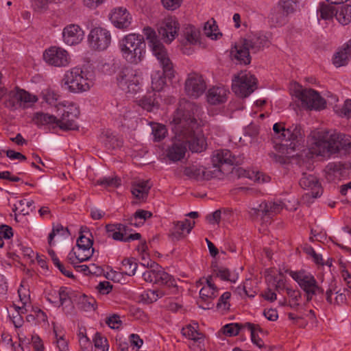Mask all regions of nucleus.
<instances>
[{"label": "nucleus", "instance_id": "obj_1", "mask_svg": "<svg viewBox=\"0 0 351 351\" xmlns=\"http://www.w3.org/2000/svg\"><path fill=\"white\" fill-rule=\"evenodd\" d=\"M200 110L194 103L185 99L180 101L172 119L175 135L167 149V157L171 161L178 162L183 159L188 148L192 152H202L206 149V139L197 119Z\"/></svg>", "mask_w": 351, "mask_h": 351}, {"label": "nucleus", "instance_id": "obj_2", "mask_svg": "<svg viewBox=\"0 0 351 351\" xmlns=\"http://www.w3.org/2000/svg\"><path fill=\"white\" fill-rule=\"evenodd\" d=\"M143 31L154 56L156 58L160 66L162 69V72L155 71L151 75L152 88L154 93L159 92L165 85L166 78L171 79L174 77L175 70L173 64L169 57L165 46L158 39L156 32L150 27H145Z\"/></svg>", "mask_w": 351, "mask_h": 351}, {"label": "nucleus", "instance_id": "obj_3", "mask_svg": "<svg viewBox=\"0 0 351 351\" xmlns=\"http://www.w3.org/2000/svg\"><path fill=\"white\" fill-rule=\"evenodd\" d=\"M310 149L322 156L351 151V136L331 131H313L310 135Z\"/></svg>", "mask_w": 351, "mask_h": 351}, {"label": "nucleus", "instance_id": "obj_4", "mask_svg": "<svg viewBox=\"0 0 351 351\" xmlns=\"http://www.w3.org/2000/svg\"><path fill=\"white\" fill-rule=\"evenodd\" d=\"M271 33H259L241 40L231 49L230 56L239 64H248L250 63L251 57L250 51L256 53L265 47H269L271 44Z\"/></svg>", "mask_w": 351, "mask_h": 351}, {"label": "nucleus", "instance_id": "obj_5", "mask_svg": "<svg viewBox=\"0 0 351 351\" xmlns=\"http://www.w3.org/2000/svg\"><path fill=\"white\" fill-rule=\"evenodd\" d=\"M119 47L123 58L130 63L138 64L145 52L144 37L140 34L126 35L119 43Z\"/></svg>", "mask_w": 351, "mask_h": 351}, {"label": "nucleus", "instance_id": "obj_6", "mask_svg": "<svg viewBox=\"0 0 351 351\" xmlns=\"http://www.w3.org/2000/svg\"><path fill=\"white\" fill-rule=\"evenodd\" d=\"M93 85V80L88 77V73L78 66L66 71L62 79V86L72 93L87 91Z\"/></svg>", "mask_w": 351, "mask_h": 351}, {"label": "nucleus", "instance_id": "obj_7", "mask_svg": "<svg viewBox=\"0 0 351 351\" xmlns=\"http://www.w3.org/2000/svg\"><path fill=\"white\" fill-rule=\"evenodd\" d=\"M289 275L304 291L307 302L312 300L314 295L324 293L323 289L318 285L316 279L311 274L300 270L290 271Z\"/></svg>", "mask_w": 351, "mask_h": 351}, {"label": "nucleus", "instance_id": "obj_8", "mask_svg": "<svg viewBox=\"0 0 351 351\" xmlns=\"http://www.w3.org/2000/svg\"><path fill=\"white\" fill-rule=\"evenodd\" d=\"M119 86L124 91L136 93L141 89V73L138 69L125 66L119 72L117 77Z\"/></svg>", "mask_w": 351, "mask_h": 351}, {"label": "nucleus", "instance_id": "obj_9", "mask_svg": "<svg viewBox=\"0 0 351 351\" xmlns=\"http://www.w3.org/2000/svg\"><path fill=\"white\" fill-rule=\"evenodd\" d=\"M58 111L62 110V113L59 119L57 118L56 125L62 130H75L78 129L76 119L80 115L78 107L73 104H60Z\"/></svg>", "mask_w": 351, "mask_h": 351}, {"label": "nucleus", "instance_id": "obj_10", "mask_svg": "<svg viewBox=\"0 0 351 351\" xmlns=\"http://www.w3.org/2000/svg\"><path fill=\"white\" fill-rule=\"evenodd\" d=\"M284 208V204L281 201L263 202L258 207L251 208L248 211L252 220L261 219L268 221L274 215L278 214Z\"/></svg>", "mask_w": 351, "mask_h": 351}, {"label": "nucleus", "instance_id": "obj_11", "mask_svg": "<svg viewBox=\"0 0 351 351\" xmlns=\"http://www.w3.org/2000/svg\"><path fill=\"white\" fill-rule=\"evenodd\" d=\"M295 95L298 98L303 107L308 109L321 110L325 108L326 101L318 92L311 88H303L297 84L294 89Z\"/></svg>", "mask_w": 351, "mask_h": 351}, {"label": "nucleus", "instance_id": "obj_12", "mask_svg": "<svg viewBox=\"0 0 351 351\" xmlns=\"http://www.w3.org/2000/svg\"><path fill=\"white\" fill-rule=\"evenodd\" d=\"M304 137L305 133L302 125L293 123L286 128V130H283L280 140L282 145L286 147L287 150L294 151L304 143Z\"/></svg>", "mask_w": 351, "mask_h": 351}, {"label": "nucleus", "instance_id": "obj_13", "mask_svg": "<svg viewBox=\"0 0 351 351\" xmlns=\"http://www.w3.org/2000/svg\"><path fill=\"white\" fill-rule=\"evenodd\" d=\"M150 267L152 269L143 273L144 280L158 285H165L167 287H176L175 279L159 266L158 264L152 262Z\"/></svg>", "mask_w": 351, "mask_h": 351}, {"label": "nucleus", "instance_id": "obj_14", "mask_svg": "<svg viewBox=\"0 0 351 351\" xmlns=\"http://www.w3.org/2000/svg\"><path fill=\"white\" fill-rule=\"evenodd\" d=\"M256 78L249 73L241 72L232 80V89L241 97H248L256 88Z\"/></svg>", "mask_w": 351, "mask_h": 351}, {"label": "nucleus", "instance_id": "obj_15", "mask_svg": "<svg viewBox=\"0 0 351 351\" xmlns=\"http://www.w3.org/2000/svg\"><path fill=\"white\" fill-rule=\"evenodd\" d=\"M111 34L104 27L93 28L88 35L90 47L95 51H102L107 49L111 43Z\"/></svg>", "mask_w": 351, "mask_h": 351}, {"label": "nucleus", "instance_id": "obj_16", "mask_svg": "<svg viewBox=\"0 0 351 351\" xmlns=\"http://www.w3.org/2000/svg\"><path fill=\"white\" fill-rule=\"evenodd\" d=\"M43 59L47 64L56 67L66 66L70 62L69 53L65 49L55 46L45 50Z\"/></svg>", "mask_w": 351, "mask_h": 351}, {"label": "nucleus", "instance_id": "obj_17", "mask_svg": "<svg viewBox=\"0 0 351 351\" xmlns=\"http://www.w3.org/2000/svg\"><path fill=\"white\" fill-rule=\"evenodd\" d=\"M206 89V84L201 75L197 73L188 75L184 84L185 93L188 96L197 99L204 93Z\"/></svg>", "mask_w": 351, "mask_h": 351}, {"label": "nucleus", "instance_id": "obj_18", "mask_svg": "<svg viewBox=\"0 0 351 351\" xmlns=\"http://www.w3.org/2000/svg\"><path fill=\"white\" fill-rule=\"evenodd\" d=\"M106 230L108 237L115 241L130 242L141 238L140 233L130 234L127 236L130 229L128 226L122 223L108 224L106 226Z\"/></svg>", "mask_w": 351, "mask_h": 351}, {"label": "nucleus", "instance_id": "obj_19", "mask_svg": "<svg viewBox=\"0 0 351 351\" xmlns=\"http://www.w3.org/2000/svg\"><path fill=\"white\" fill-rule=\"evenodd\" d=\"M179 28L180 25L176 18L169 16L164 19L161 22L158 31L163 41L166 43H170L178 35Z\"/></svg>", "mask_w": 351, "mask_h": 351}, {"label": "nucleus", "instance_id": "obj_20", "mask_svg": "<svg viewBox=\"0 0 351 351\" xmlns=\"http://www.w3.org/2000/svg\"><path fill=\"white\" fill-rule=\"evenodd\" d=\"M8 105L12 108L17 105L22 106L26 104H34L37 101V97L23 89L16 88L10 90L8 95Z\"/></svg>", "mask_w": 351, "mask_h": 351}, {"label": "nucleus", "instance_id": "obj_21", "mask_svg": "<svg viewBox=\"0 0 351 351\" xmlns=\"http://www.w3.org/2000/svg\"><path fill=\"white\" fill-rule=\"evenodd\" d=\"M84 36V32L78 25L70 24L63 29V40L68 45L72 46L80 43Z\"/></svg>", "mask_w": 351, "mask_h": 351}, {"label": "nucleus", "instance_id": "obj_22", "mask_svg": "<svg viewBox=\"0 0 351 351\" xmlns=\"http://www.w3.org/2000/svg\"><path fill=\"white\" fill-rule=\"evenodd\" d=\"M110 20L117 28L125 29L130 25L132 16L126 8L119 7L112 11Z\"/></svg>", "mask_w": 351, "mask_h": 351}, {"label": "nucleus", "instance_id": "obj_23", "mask_svg": "<svg viewBox=\"0 0 351 351\" xmlns=\"http://www.w3.org/2000/svg\"><path fill=\"white\" fill-rule=\"evenodd\" d=\"M206 285L199 291V297L202 301L206 303L205 306H202L204 309L212 308L214 304L211 300L215 299L218 295V289L212 281V276H208L206 280Z\"/></svg>", "mask_w": 351, "mask_h": 351}, {"label": "nucleus", "instance_id": "obj_24", "mask_svg": "<svg viewBox=\"0 0 351 351\" xmlns=\"http://www.w3.org/2000/svg\"><path fill=\"white\" fill-rule=\"evenodd\" d=\"M351 166L348 163L330 162L326 167V178L328 181H334L347 176Z\"/></svg>", "mask_w": 351, "mask_h": 351}, {"label": "nucleus", "instance_id": "obj_25", "mask_svg": "<svg viewBox=\"0 0 351 351\" xmlns=\"http://www.w3.org/2000/svg\"><path fill=\"white\" fill-rule=\"evenodd\" d=\"M299 184L304 189L311 191V195L314 198L320 197L322 194L321 184L318 178L314 175L303 173Z\"/></svg>", "mask_w": 351, "mask_h": 351}, {"label": "nucleus", "instance_id": "obj_26", "mask_svg": "<svg viewBox=\"0 0 351 351\" xmlns=\"http://www.w3.org/2000/svg\"><path fill=\"white\" fill-rule=\"evenodd\" d=\"M93 241L85 234H81L77 240L78 251H83L84 254L77 252V261L82 263L89 260L94 253V248L92 247Z\"/></svg>", "mask_w": 351, "mask_h": 351}, {"label": "nucleus", "instance_id": "obj_27", "mask_svg": "<svg viewBox=\"0 0 351 351\" xmlns=\"http://www.w3.org/2000/svg\"><path fill=\"white\" fill-rule=\"evenodd\" d=\"M221 171V169L214 171H206L204 167H197L196 166L187 167L184 170V174L195 180H209L212 178L218 176V173Z\"/></svg>", "mask_w": 351, "mask_h": 351}, {"label": "nucleus", "instance_id": "obj_28", "mask_svg": "<svg viewBox=\"0 0 351 351\" xmlns=\"http://www.w3.org/2000/svg\"><path fill=\"white\" fill-rule=\"evenodd\" d=\"M195 221H191L189 219H184L182 221H176L173 223V228L171 231L170 236L172 240H180L189 234L193 228Z\"/></svg>", "mask_w": 351, "mask_h": 351}, {"label": "nucleus", "instance_id": "obj_29", "mask_svg": "<svg viewBox=\"0 0 351 351\" xmlns=\"http://www.w3.org/2000/svg\"><path fill=\"white\" fill-rule=\"evenodd\" d=\"M212 162L214 167L219 168V165L226 164L230 165H237L239 160L228 149L217 150L212 157Z\"/></svg>", "mask_w": 351, "mask_h": 351}, {"label": "nucleus", "instance_id": "obj_30", "mask_svg": "<svg viewBox=\"0 0 351 351\" xmlns=\"http://www.w3.org/2000/svg\"><path fill=\"white\" fill-rule=\"evenodd\" d=\"M351 58V39L339 48L333 55L332 63L337 67L346 65Z\"/></svg>", "mask_w": 351, "mask_h": 351}, {"label": "nucleus", "instance_id": "obj_31", "mask_svg": "<svg viewBox=\"0 0 351 351\" xmlns=\"http://www.w3.org/2000/svg\"><path fill=\"white\" fill-rule=\"evenodd\" d=\"M227 90L223 87H213L208 90V102L213 105L223 103L226 101Z\"/></svg>", "mask_w": 351, "mask_h": 351}, {"label": "nucleus", "instance_id": "obj_32", "mask_svg": "<svg viewBox=\"0 0 351 351\" xmlns=\"http://www.w3.org/2000/svg\"><path fill=\"white\" fill-rule=\"evenodd\" d=\"M288 14H289L278 4L271 9L268 19L273 25H282L286 23Z\"/></svg>", "mask_w": 351, "mask_h": 351}, {"label": "nucleus", "instance_id": "obj_33", "mask_svg": "<svg viewBox=\"0 0 351 351\" xmlns=\"http://www.w3.org/2000/svg\"><path fill=\"white\" fill-rule=\"evenodd\" d=\"M150 188L148 180H138L132 184L131 191L136 197L143 199L147 195Z\"/></svg>", "mask_w": 351, "mask_h": 351}, {"label": "nucleus", "instance_id": "obj_34", "mask_svg": "<svg viewBox=\"0 0 351 351\" xmlns=\"http://www.w3.org/2000/svg\"><path fill=\"white\" fill-rule=\"evenodd\" d=\"M166 295L165 291L162 289L146 290L140 295V300L144 304H149L156 302L158 299Z\"/></svg>", "mask_w": 351, "mask_h": 351}, {"label": "nucleus", "instance_id": "obj_35", "mask_svg": "<svg viewBox=\"0 0 351 351\" xmlns=\"http://www.w3.org/2000/svg\"><path fill=\"white\" fill-rule=\"evenodd\" d=\"M139 106L148 112L158 109L159 104L156 99V93H152L145 95L139 100Z\"/></svg>", "mask_w": 351, "mask_h": 351}, {"label": "nucleus", "instance_id": "obj_36", "mask_svg": "<svg viewBox=\"0 0 351 351\" xmlns=\"http://www.w3.org/2000/svg\"><path fill=\"white\" fill-rule=\"evenodd\" d=\"M213 272L217 277L219 278L222 280H227L234 283L238 279L237 274L230 271L225 267L215 266L213 268Z\"/></svg>", "mask_w": 351, "mask_h": 351}, {"label": "nucleus", "instance_id": "obj_37", "mask_svg": "<svg viewBox=\"0 0 351 351\" xmlns=\"http://www.w3.org/2000/svg\"><path fill=\"white\" fill-rule=\"evenodd\" d=\"M191 326L188 325L182 329V334L189 339L194 341L195 342L201 343L204 340V335L197 331V325Z\"/></svg>", "mask_w": 351, "mask_h": 351}, {"label": "nucleus", "instance_id": "obj_38", "mask_svg": "<svg viewBox=\"0 0 351 351\" xmlns=\"http://www.w3.org/2000/svg\"><path fill=\"white\" fill-rule=\"evenodd\" d=\"M32 121L37 126L41 127L50 123L56 124L57 117L47 113L36 112L34 114Z\"/></svg>", "mask_w": 351, "mask_h": 351}, {"label": "nucleus", "instance_id": "obj_39", "mask_svg": "<svg viewBox=\"0 0 351 351\" xmlns=\"http://www.w3.org/2000/svg\"><path fill=\"white\" fill-rule=\"evenodd\" d=\"M335 18L342 25H346L351 22V5H346L336 12Z\"/></svg>", "mask_w": 351, "mask_h": 351}, {"label": "nucleus", "instance_id": "obj_40", "mask_svg": "<svg viewBox=\"0 0 351 351\" xmlns=\"http://www.w3.org/2000/svg\"><path fill=\"white\" fill-rule=\"evenodd\" d=\"M183 36L185 39V45H194L198 41L199 32L194 26L188 25L184 27L183 30Z\"/></svg>", "mask_w": 351, "mask_h": 351}, {"label": "nucleus", "instance_id": "obj_41", "mask_svg": "<svg viewBox=\"0 0 351 351\" xmlns=\"http://www.w3.org/2000/svg\"><path fill=\"white\" fill-rule=\"evenodd\" d=\"M218 26L216 24L215 21L213 19L208 21L204 27V32L206 36L210 38L213 40H217L219 36H222V34L217 32Z\"/></svg>", "mask_w": 351, "mask_h": 351}, {"label": "nucleus", "instance_id": "obj_42", "mask_svg": "<svg viewBox=\"0 0 351 351\" xmlns=\"http://www.w3.org/2000/svg\"><path fill=\"white\" fill-rule=\"evenodd\" d=\"M241 329H247L244 324L230 323L226 324L221 328V332L228 337H234L239 335Z\"/></svg>", "mask_w": 351, "mask_h": 351}, {"label": "nucleus", "instance_id": "obj_43", "mask_svg": "<svg viewBox=\"0 0 351 351\" xmlns=\"http://www.w3.org/2000/svg\"><path fill=\"white\" fill-rule=\"evenodd\" d=\"M245 326L247 329L250 332L252 341L256 345L258 348H263L264 346L263 341L257 335V332H262V328L250 322H245Z\"/></svg>", "mask_w": 351, "mask_h": 351}, {"label": "nucleus", "instance_id": "obj_44", "mask_svg": "<svg viewBox=\"0 0 351 351\" xmlns=\"http://www.w3.org/2000/svg\"><path fill=\"white\" fill-rule=\"evenodd\" d=\"M122 272L125 274L132 276L135 274L138 264L134 258H125L122 262Z\"/></svg>", "mask_w": 351, "mask_h": 351}, {"label": "nucleus", "instance_id": "obj_45", "mask_svg": "<svg viewBox=\"0 0 351 351\" xmlns=\"http://www.w3.org/2000/svg\"><path fill=\"white\" fill-rule=\"evenodd\" d=\"M43 98L48 104L54 106L58 111V106H59L60 104H66V102L58 103L59 95L56 91L51 89H47L43 92Z\"/></svg>", "mask_w": 351, "mask_h": 351}, {"label": "nucleus", "instance_id": "obj_46", "mask_svg": "<svg viewBox=\"0 0 351 351\" xmlns=\"http://www.w3.org/2000/svg\"><path fill=\"white\" fill-rule=\"evenodd\" d=\"M152 134L155 141H160L164 139L167 134L166 127L160 123H154L152 127Z\"/></svg>", "mask_w": 351, "mask_h": 351}, {"label": "nucleus", "instance_id": "obj_47", "mask_svg": "<svg viewBox=\"0 0 351 351\" xmlns=\"http://www.w3.org/2000/svg\"><path fill=\"white\" fill-rule=\"evenodd\" d=\"M97 184L105 187H117L121 184V180L117 176L104 177L98 179Z\"/></svg>", "mask_w": 351, "mask_h": 351}, {"label": "nucleus", "instance_id": "obj_48", "mask_svg": "<svg viewBox=\"0 0 351 351\" xmlns=\"http://www.w3.org/2000/svg\"><path fill=\"white\" fill-rule=\"evenodd\" d=\"M317 12L321 19L328 20L332 18L334 15V9L330 5L322 3L319 5Z\"/></svg>", "mask_w": 351, "mask_h": 351}, {"label": "nucleus", "instance_id": "obj_49", "mask_svg": "<svg viewBox=\"0 0 351 351\" xmlns=\"http://www.w3.org/2000/svg\"><path fill=\"white\" fill-rule=\"evenodd\" d=\"M95 347L101 349L102 351H108L109 345L106 337H103L99 332H96L93 338Z\"/></svg>", "mask_w": 351, "mask_h": 351}, {"label": "nucleus", "instance_id": "obj_50", "mask_svg": "<svg viewBox=\"0 0 351 351\" xmlns=\"http://www.w3.org/2000/svg\"><path fill=\"white\" fill-rule=\"evenodd\" d=\"M298 0H280L278 3L288 14L293 13L297 7Z\"/></svg>", "mask_w": 351, "mask_h": 351}, {"label": "nucleus", "instance_id": "obj_51", "mask_svg": "<svg viewBox=\"0 0 351 351\" xmlns=\"http://www.w3.org/2000/svg\"><path fill=\"white\" fill-rule=\"evenodd\" d=\"M161 2L165 9L175 10L181 5L182 0H161Z\"/></svg>", "mask_w": 351, "mask_h": 351}, {"label": "nucleus", "instance_id": "obj_52", "mask_svg": "<svg viewBox=\"0 0 351 351\" xmlns=\"http://www.w3.org/2000/svg\"><path fill=\"white\" fill-rule=\"evenodd\" d=\"M54 333L56 336V343L57 344V347L58 348L60 351H67L68 350V342L63 337V336H58L57 332L54 330Z\"/></svg>", "mask_w": 351, "mask_h": 351}, {"label": "nucleus", "instance_id": "obj_53", "mask_svg": "<svg viewBox=\"0 0 351 351\" xmlns=\"http://www.w3.org/2000/svg\"><path fill=\"white\" fill-rule=\"evenodd\" d=\"M112 289V285L108 281L100 282L97 286L98 291L103 295L109 293Z\"/></svg>", "mask_w": 351, "mask_h": 351}, {"label": "nucleus", "instance_id": "obj_54", "mask_svg": "<svg viewBox=\"0 0 351 351\" xmlns=\"http://www.w3.org/2000/svg\"><path fill=\"white\" fill-rule=\"evenodd\" d=\"M230 296L231 293L230 292L223 293L218 300L217 308H221L223 306L224 309L227 308L228 300L230 298Z\"/></svg>", "mask_w": 351, "mask_h": 351}, {"label": "nucleus", "instance_id": "obj_55", "mask_svg": "<svg viewBox=\"0 0 351 351\" xmlns=\"http://www.w3.org/2000/svg\"><path fill=\"white\" fill-rule=\"evenodd\" d=\"M59 304L58 306L63 305L68 300L70 299L69 295V291L66 287H62L58 291Z\"/></svg>", "mask_w": 351, "mask_h": 351}, {"label": "nucleus", "instance_id": "obj_56", "mask_svg": "<svg viewBox=\"0 0 351 351\" xmlns=\"http://www.w3.org/2000/svg\"><path fill=\"white\" fill-rule=\"evenodd\" d=\"M32 343L35 351H44L43 343L38 335L32 336Z\"/></svg>", "mask_w": 351, "mask_h": 351}, {"label": "nucleus", "instance_id": "obj_57", "mask_svg": "<svg viewBox=\"0 0 351 351\" xmlns=\"http://www.w3.org/2000/svg\"><path fill=\"white\" fill-rule=\"evenodd\" d=\"M13 236L12 228L7 225L0 226V237L3 239H9Z\"/></svg>", "mask_w": 351, "mask_h": 351}, {"label": "nucleus", "instance_id": "obj_58", "mask_svg": "<svg viewBox=\"0 0 351 351\" xmlns=\"http://www.w3.org/2000/svg\"><path fill=\"white\" fill-rule=\"evenodd\" d=\"M49 0H34L32 6L35 10H45L48 7Z\"/></svg>", "mask_w": 351, "mask_h": 351}, {"label": "nucleus", "instance_id": "obj_59", "mask_svg": "<svg viewBox=\"0 0 351 351\" xmlns=\"http://www.w3.org/2000/svg\"><path fill=\"white\" fill-rule=\"evenodd\" d=\"M121 323L120 317L119 316L117 315H113L111 317H109L107 318L106 324L111 328H118L119 326Z\"/></svg>", "mask_w": 351, "mask_h": 351}, {"label": "nucleus", "instance_id": "obj_60", "mask_svg": "<svg viewBox=\"0 0 351 351\" xmlns=\"http://www.w3.org/2000/svg\"><path fill=\"white\" fill-rule=\"evenodd\" d=\"M287 293L289 298H291L295 302L294 305L295 307L299 306V304L297 302L298 300L301 298V293L299 291H295L290 288H287Z\"/></svg>", "mask_w": 351, "mask_h": 351}, {"label": "nucleus", "instance_id": "obj_61", "mask_svg": "<svg viewBox=\"0 0 351 351\" xmlns=\"http://www.w3.org/2000/svg\"><path fill=\"white\" fill-rule=\"evenodd\" d=\"M6 156L12 160L18 159L20 160H25L26 156L20 152H16L12 149H9L5 152Z\"/></svg>", "mask_w": 351, "mask_h": 351}, {"label": "nucleus", "instance_id": "obj_62", "mask_svg": "<svg viewBox=\"0 0 351 351\" xmlns=\"http://www.w3.org/2000/svg\"><path fill=\"white\" fill-rule=\"evenodd\" d=\"M53 230L56 232L57 234H60L64 237H69L71 235V233L68 229V228H64L61 224H57L53 227Z\"/></svg>", "mask_w": 351, "mask_h": 351}, {"label": "nucleus", "instance_id": "obj_63", "mask_svg": "<svg viewBox=\"0 0 351 351\" xmlns=\"http://www.w3.org/2000/svg\"><path fill=\"white\" fill-rule=\"evenodd\" d=\"M221 219V211L217 210L212 214L207 215L206 219L210 223H219Z\"/></svg>", "mask_w": 351, "mask_h": 351}, {"label": "nucleus", "instance_id": "obj_64", "mask_svg": "<svg viewBox=\"0 0 351 351\" xmlns=\"http://www.w3.org/2000/svg\"><path fill=\"white\" fill-rule=\"evenodd\" d=\"M134 214L136 217H137L138 219L141 220V221L143 222L152 216V213L145 210H138L135 212Z\"/></svg>", "mask_w": 351, "mask_h": 351}]
</instances>
